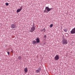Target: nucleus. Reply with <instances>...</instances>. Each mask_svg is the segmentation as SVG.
<instances>
[{
	"label": "nucleus",
	"mask_w": 75,
	"mask_h": 75,
	"mask_svg": "<svg viewBox=\"0 0 75 75\" xmlns=\"http://www.w3.org/2000/svg\"><path fill=\"white\" fill-rule=\"evenodd\" d=\"M52 8H50L48 7H46L45 8V10L44 11V13H47L50 11L51 10Z\"/></svg>",
	"instance_id": "1"
},
{
	"label": "nucleus",
	"mask_w": 75,
	"mask_h": 75,
	"mask_svg": "<svg viewBox=\"0 0 75 75\" xmlns=\"http://www.w3.org/2000/svg\"><path fill=\"white\" fill-rule=\"evenodd\" d=\"M62 44L63 45L67 44H68V41L65 39H63L62 41Z\"/></svg>",
	"instance_id": "2"
},
{
	"label": "nucleus",
	"mask_w": 75,
	"mask_h": 75,
	"mask_svg": "<svg viewBox=\"0 0 75 75\" xmlns=\"http://www.w3.org/2000/svg\"><path fill=\"white\" fill-rule=\"evenodd\" d=\"M71 34H75V28H74L72 29L70 31Z\"/></svg>",
	"instance_id": "3"
},
{
	"label": "nucleus",
	"mask_w": 75,
	"mask_h": 75,
	"mask_svg": "<svg viewBox=\"0 0 75 75\" xmlns=\"http://www.w3.org/2000/svg\"><path fill=\"white\" fill-rule=\"evenodd\" d=\"M35 30V27H33L31 28V29L30 30V32H31V33H33V31H34V30Z\"/></svg>",
	"instance_id": "4"
},
{
	"label": "nucleus",
	"mask_w": 75,
	"mask_h": 75,
	"mask_svg": "<svg viewBox=\"0 0 75 75\" xmlns=\"http://www.w3.org/2000/svg\"><path fill=\"white\" fill-rule=\"evenodd\" d=\"M54 59L55 60H56V61L58 60L59 59V56L58 55H56L54 57Z\"/></svg>",
	"instance_id": "5"
},
{
	"label": "nucleus",
	"mask_w": 75,
	"mask_h": 75,
	"mask_svg": "<svg viewBox=\"0 0 75 75\" xmlns=\"http://www.w3.org/2000/svg\"><path fill=\"white\" fill-rule=\"evenodd\" d=\"M11 28H16V25L15 24H12L11 25Z\"/></svg>",
	"instance_id": "6"
},
{
	"label": "nucleus",
	"mask_w": 75,
	"mask_h": 75,
	"mask_svg": "<svg viewBox=\"0 0 75 75\" xmlns=\"http://www.w3.org/2000/svg\"><path fill=\"white\" fill-rule=\"evenodd\" d=\"M24 71L25 73H27L28 72V69L27 68H25L24 69Z\"/></svg>",
	"instance_id": "7"
},
{
	"label": "nucleus",
	"mask_w": 75,
	"mask_h": 75,
	"mask_svg": "<svg viewBox=\"0 0 75 75\" xmlns=\"http://www.w3.org/2000/svg\"><path fill=\"white\" fill-rule=\"evenodd\" d=\"M36 43H39L40 42V39L38 38L36 39Z\"/></svg>",
	"instance_id": "8"
},
{
	"label": "nucleus",
	"mask_w": 75,
	"mask_h": 75,
	"mask_svg": "<svg viewBox=\"0 0 75 75\" xmlns=\"http://www.w3.org/2000/svg\"><path fill=\"white\" fill-rule=\"evenodd\" d=\"M21 10H22V8H20L19 9H18L17 10V13H19V12H20V11H21Z\"/></svg>",
	"instance_id": "9"
},
{
	"label": "nucleus",
	"mask_w": 75,
	"mask_h": 75,
	"mask_svg": "<svg viewBox=\"0 0 75 75\" xmlns=\"http://www.w3.org/2000/svg\"><path fill=\"white\" fill-rule=\"evenodd\" d=\"M32 43L33 44H37V42L35 40H33L32 41Z\"/></svg>",
	"instance_id": "10"
},
{
	"label": "nucleus",
	"mask_w": 75,
	"mask_h": 75,
	"mask_svg": "<svg viewBox=\"0 0 75 75\" xmlns=\"http://www.w3.org/2000/svg\"><path fill=\"white\" fill-rule=\"evenodd\" d=\"M18 59L19 60H20L21 59V56H19L18 57Z\"/></svg>",
	"instance_id": "11"
},
{
	"label": "nucleus",
	"mask_w": 75,
	"mask_h": 75,
	"mask_svg": "<svg viewBox=\"0 0 75 75\" xmlns=\"http://www.w3.org/2000/svg\"><path fill=\"white\" fill-rule=\"evenodd\" d=\"M38 70H39V71L40 72L41 70V67H39L38 68Z\"/></svg>",
	"instance_id": "12"
},
{
	"label": "nucleus",
	"mask_w": 75,
	"mask_h": 75,
	"mask_svg": "<svg viewBox=\"0 0 75 75\" xmlns=\"http://www.w3.org/2000/svg\"><path fill=\"white\" fill-rule=\"evenodd\" d=\"M64 30L65 32H67L68 31V29H64Z\"/></svg>",
	"instance_id": "13"
},
{
	"label": "nucleus",
	"mask_w": 75,
	"mask_h": 75,
	"mask_svg": "<svg viewBox=\"0 0 75 75\" xmlns=\"http://www.w3.org/2000/svg\"><path fill=\"white\" fill-rule=\"evenodd\" d=\"M35 71L36 72V73H38L39 72H40L38 70H35Z\"/></svg>",
	"instance_id": "14"
},
{
	"label": "nucleus",
	"mask_w": 75,
	"mask_h": 75,
	"mask_svg": "<svg viewBox=\"0 0 75 75\" xmlns=\"http://www.w3.org/2000/svg\"><path fill=\"white\" fill-rule=\"evenodd\" d=\"M53 26V24H52L50 25V28H52Z\"/></svg>",
	"instance_id": "15"
},
{
	"label": "nucleus",
	"mask_w": 75,
	"mask_h": 75,
	"mask_svg": "<svg viewBox=\"0 0 75 75\" xmlns=\"http://www.w3.org/2000/svg\"><path fill=\"white\" fill-rule=\"evenodd\" d=\"M42 31L44 32L45 33V28H44L42 30Z\"/></svg>",
	"instance_id": "16"
},
{
	"label": "nucleus",
	"mask_w": 75,
	"mask_h": 75,
	"mask_svg": "<svg viewBox=\"0 0 75 75\" xmlns=\"http://www.w3.org/2000/svg\"><path fill=\"white\" fill-rule=\"evenodd\" d=\"M6 6H8V3H6Z\"/></svg>",
	"instance_id": "17"
},
{
	"label": "nucleus",
	"mask_w": 75,
	"mask_h": 75,
	"mask_svg": "<svg viewBox=\"0 0 75 75\" xmlns=\"http://www.w3.org/2000/svg\"><path fill=\"white\" fill-rule=\"evenodd\" d=\"M7 53H8V55H10V52H7Z\"/></svg>",
	"instance_id": "18"
},
{
	"label": "nucleus",
	"mask_w": 75,
	"mask_h": 75,
	"mask_svg": "<svg viewBox=\"0 0 75 75\" xmlns=\"http://www.w3.org/2000/svg\"><path fill=\"white\" fill-rule=\"evenodd\" d=\"M44 37H46V35H45V36H44Z\"/></svg>",
	"instance_id": "19"
}]
</instances>
